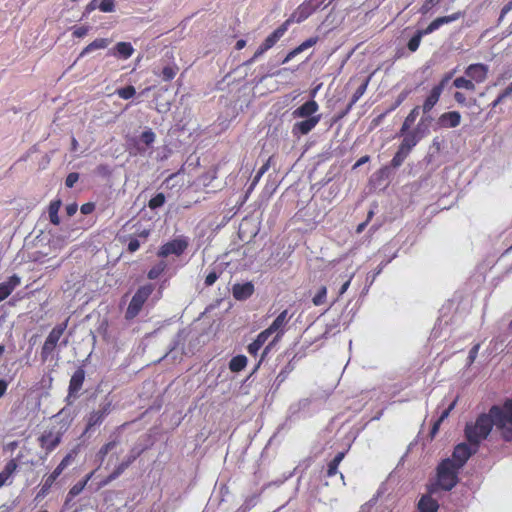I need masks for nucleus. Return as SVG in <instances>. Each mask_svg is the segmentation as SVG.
Returning <instances> with one entry per match:
<instances>
[{
    "mask_svg": "<svg viewBox=\"0 0 512 512\" xmlns=\"http://www.w3.org/2000/svg\"><path fill=\"white\" fill-rule=\"evenodd\" d=\"M494 425L505 441L512 440V399H506L502 406L493 405L488 413H482L474 422L466 424L464 432L469 444L478 447Z\"/></svg>",
    "mask_w": 512,
    "mask_h": 512,
    "instance_id": "1",
    "label": "nucleus"
},
{
    "mask_svg": "<svg viewBox=\"0 0 512 512\" xmlns=\"http://www.w3.org/2000/svg\"><path fill=\"white\" fill-rule=\"evenodd\" d=\"M318 110L319 104L314 99H310L292 112L293 118L304 119L293 124L291 132L294 137L300 138L307 135L317 126L321 120V115L316 114Z\"/></svg>",
    "mask_w": 512,
    "mask_h": 512,
    "instance_id": "2",
    "label": "nucleus"
},
{
    "mask_svg": "<svg viewBox=\"0 0 512 512\" xmlns=\"http://www.w3.org/2000/svg\"><path fill=\"white\" fill-rule=\"evenodd\" d=\"M154 290L155 286L152 283L142 285L136 290L125 311L126 320H133L139 315L144 304L147 302Z\"/></svg>",
    "mask_w": 512,
    "mask_h": 512,
    "instance_id": "3",
    "label": "nucleus"
},
{
    "mask_svg": "<svg viewBox=\"0 0 512 512\" xmlns=\"http://www.w3.org/2000/svg\"><path fill=\"white\" fill-rule=\"evenodd\" d=\"M458 468L450 458L444 459L437 467V484L446 491L458 482Z\"/></svg>",
    "mask_w": 512,
    "mask_h": 512,
    "instance_id": "4",
    "label": "nucleus"
},
{
    "mask_svg": "<svg viewBox=\"0 0 512 512\" xmlns=\"http://www.w3.org/2000/svg\"><path fill=\"white\" fill-rule=\"evenodd\" d=\"M288 30V22H283L276 28L270 35H268L262 44L257 48L252 58L247 61V64L255 62L265 52L275 46V44L284 36Z\"/></svg>",
    "mask_w": 512,
    "mask_h": 512,
    "instance_id": "5",
    "label": "nucleus"
},
{
    "mask_svg": "<svg viewBox=\"0 0 512 512\" xmlns=\"http://www.w3.org/2000/svg\"><path fill=\"white\" fill-rule=\"evenodd\" d=\"M189 246V238L186 236H178L160 246L157 256L166 258L170 255L181 256Z\"/></svg>",
    "mask_w": 512,
    "mask_h": 512,
    "instance_id": "6",
    "label": "nucleus"
},
{
    "mask_svg": "<svg viewBox=\"0 0 512 512\" xmlns=\"http://www.w3.org/2000/svg\"><path fill=\"white\" fill-rule=\"evenodd\" d=\"M63 434L64 431L56 427L45 430L38 438L40 447L45 450L46 454L51 453L61 443Z\"/></svg>",
    "mask_w": 512,
    "mask_h": 512,
    "instance_id": "7",
    "label": "nucleus"
},
{
    "mask_svg": "<svg viewBox=\"0 0 512 512\" xmlns=\"http://www.w3.org/2000/svg\"><path fill=\"white\" fill-rule=\"evenodd\" d=\"M112 411V403L108 401L102 404L98 410L91 411L86 417V425L84 429V433H88L93 430L95 427L100 426L105 418Z\"/></svg>",
    "mask_w": 512,
    "mask_h": 512,
    "instance_id": "8",
    "label": "nucleus"
},
{
    "mask_svg": "<svg viewBox=\"0 0 512 512\" xmlns=\"http://www.w3.org/2000/svg\"><path fill=\"white\" fill-rule=\"evenodd\" d=\"M423 120H421L413 130H408L405 134H400L403 137L400 146L405 150H411L418 144L424 137L425 129H422Z\"/></svg>",
    "mask_w": 512,
    "mask_h": 512,
    "instance_id": "9",
    "label": "nucleus"
},
{
    "mask_svg": "<svg viewBox=\"0 0 512 512\" xmlns=\"http://www.w3.org/2000/svg\"><path fill=\"white\" fill-rule=\"evenodd\" d=\"M85 380V371L79 367L71 376L68 386V395L66 397L67 404H71L72 400L78 397L79 391L82 389Z\"/></svg>",
    "mask_w": 512,
    "mask_h": 512,
    "instance_id": "10",
    "label": "nucleus"
},
{
    "mask_svg": "<svg viewBox=\"0 0 512 512\" xmlns=\"http://www.w3.org/2000/svg\"><path fill=\"white\" fill-rule=\"evenodd\" d=\"M320 2L316 5L312 4V1H304L300 4L291 16L285 21L288 22V26L293 23H301L306 20L312 13L320 6Z\"/></svg>",
    "mask_w": 512,
    "mask_h": 512,
    "instance_id": "11",
    "label": "nucleus"
},
{
    "mask_svg": "<svg viewBox=\"0 0 512 512\" xmlns=\"http://www.w3.org/2000/svg\"><path fill=\"white\" fill-rule=\"evenodd\" d=\"M489 66L483 63L470 64L465 68L464 74L476 84L484 83L488 78Z\"/></svg>",
    "mask_w": 512,
    "mask_h": 512,
    "instance_id": "12",
    "label": "nucleus"
},
{
    "mask_svg": "<svg viewBox=\"0 0 512 512\" xmlns=\"http://www.w3.org/2000/svg\"><path fill=\"white\" fill-rule=\"evenodd\" d=\"M464 16V12L457 11L451 15L442 16L434 19L425 29L418 30L417 32L424 35H428L439 29L442 25L454 22Z\"/></svg>",
    "mask_w": 512,
    "mask_h": 512,
    "instance_id": "13",
    "label": "nucleus"
},
{
    "mask_svg": "<svg viewBox=\"0 0 512 512\" xmlns=\"http://www.w3.org/2000/svg\"><path fill=\"white\" fill-rule=\"evenodd\" d=\"M291 316L288 315V310H283L275 320L270 324L268 329L274 334L275 337L273 342H278L283 337L285 333L286 325L288 324Z\"/></svg>",
    "mask_w": 512,
    "mask_h": 512,
    "instance_id": "14",
    "label": "nucleus"
},
{
    "mask_svg": "<svg viewBox=\"0 0 512 512\" xmlns=\"http://www.w3.org/2000/svg\"><path fill=\"white\" fill-rule=\"evenodd\" d=\"M477 448L475 447L474 450H471L468 444L460 443L454 448L451 460L454 461L458 468H462L470 456L477 451Z\"/></svg>",
    "mask_w": 512,
    "mask_h": 512,
    "instance_id": "15",
    "label": "nucleus"
},
{
    "mask_svg": "<svg viewBox=\"0 0 512 512\" xmlns=\"http://www.w3.org/2000/svg\"><path fill=\"white\" fill-rule=\"evenodd\" d=\"M461 114L458 111H449L441 114L437 124L441 128H455L460 125Z\"/></svg>",
    "mask_w": 512,
    "mask_h": 512,
    "instance_id": "16",
    "label": "nucleus"
},
{
    "mask_svg": "<svg viewBox=\"0 0 512 512\" xmlns=\"http://www.w3.org/2000/svg\"><path fill=\"white\" fill-rule=\"evenodd\" d=\"M434 489H429L430 493H433ZM418 510L420 512H437L439 508L438 502L432 498L431 494L423 495L418 502Z\"/></svg>",
    "mask_w": 512,
    "mask_h": 512,
    "instance_id": "17",
    "label": "nucleus"
},
{
    "mask_svg": "<svg viewBox=\"0 0 512 512\" xmlns=\"http://www.w3.org/2000/svg\"><path fill=\"white\" fill-rule=\"evenodd\" d=\"M254 292V286L251 282H246L243 284H235L232 288L233 297L236 300H246L248 299Z\"/></svg>",
    "mask_w": 512,
    "mask_h": 512,
    "instance_id": "18",
    "label": "nucleus"
},
{
    "mask_svg": "<svg viewBox=\"0 0 512 512\" xmlns=\"http://www.w3.org/2000/svg\"><path fill=\"white\" fill-rule=\"evenodd\" d=\"M441 94V88L432 87L428 96L425 98L423 105L421 106L422 112L424 114H428L435 107V105L440 100Z\"/></svg>",
    "mask_w": 512,
    "mask_h": 512,
    "instance_id": "19",
    "label": "nucleus"
},
{
    "mask_svg": "<svg viewBox=\"0 0 512 512\" xmlns=\"http://www.w3.org/2000/svg\"><path fill=\"white\" fill-rule=\"evenodd\" d=\"M20 277L12 275L6 282L0 283V302L6 299L20 285Z\"/></svg>",
    "mask_w": 512,
    "mask_h": 512,
    "instance_id": "20",
    "label": "nucleus"
},
{
    "mask_svg": "<svg viewBox=\"0 0 512 512\" xmlns=\"http://www.w3.org/2000/svg\"><path fill=\"white\" fill-rule=\"evenodd\" d=\"M318 41V38L317 37H311L307 40H305L304 42H302L299 46H297L296 48L292 49L290 52H288V54L286 55V57L283 59L282 61V64H285V63H288L290 60H292L296 55L300 54L301 52H303L304 50L314 46Z\"/></svg>",
    "mask_w": 512,
    "mask_h": 512,
    "instance_id": "21",
    "label": "nucleus"
},
{
    "mask_svg": "<svg viewBox=\"0 0 512 512\" xmlns=\"http://www.w3.org/2000/svg\"><path fill=\"white\" fill-rule=\"evenodd\" d=\"M134 53V48L129 42H118L114 47V55L121 59H128Z\"/></svg>",
    "mask_w": 512,
    "mask_h": 512,
    "instance_id": "22",
    "label": "nucleus"
},
{
    "mask_svg": "<svg viewBox=\"0 0 512 512\" xmlns=\"http://www.w3.org/2000/svg\"><path fill=\"white\" fill-rule=\"evenodd\" d=\"M68 320L63 323L57 324L48 334L45 340L50 341L58 345L61 337L63 336L67 328Z\"/></svg>",
    "mask_w": 512,
    "mask_h": 512,
    "instance_id": "23",
    "label": "nucleus"
},
{
    "mask_svg": "<svg viewBox=\"0 0 512 512\" xmlns=\"http://www.w3.org/2000/svg\"><path fill=\"white\" fill-rule=\"evenodd\" d=\"M110 43V40L107 38H97L94 41H92L90 44H88L80 53L79 57H83L86 54L98 50V49H104L106 48Z\"/></svg>",
    "mask_w": 512,
    "mask_h": 512,
    "instance_id": "24",
    "label": "nucleus"
},
{
    "mask_svg": "<svg viewBox=\"0 0 512 512\" xmlns=\"http://www.w3.org/2000/svg\"><path fill=\"white\" fill-rule=\"evenodd\" d=\"M420 110H421L420 106H415L410 111V113L406 116V118L400 128L399 134H405L408 130H410L411 126L414 124L416 118L418 117Z\"/></svg>",
    "mask_w": 512,
    "mask_h": 512,
    "instance_id": "25",
    "label": "nucleus"
},
{
    "mask_svg": "<svg viewBox=\"0 0 512 512\" xmlns=\"http://www.w3.org/2000/svg\"><path fill=\"white\" fill-rule=\"evenodd\" d=\"M453 86L457 89H465L471 92L476 90V83L466 75L455 78L453 81Z\"/></svg>",
    "mask_w": 512,
    "mask_h": 512,
    "instance_id": "26",
    "label": "nucleus"
},
{
    "mask_svg": "<svg viewBox=\"0 0 512 512\" xmlns=\"http://www.w3.org/2000/svg\"><path fill=\"white\" fill-rule=\"evenodd\" d=\"M93 474L94 472L87 474L82 481L77 482L70 488L67 495V501L73 499L84 490L85 486L87 485L88 481L92 478Z\"/></svg>",
    "mask_w": 512,
    "mask_h": 512,
    "instance_id": "27",
    "label": "nucleus"
},
{
    "mask_svg": "<svg viewBox=\"0 0 512 512\" xmlns=\"http://www.w3.org/2000/svg\"><path fill=\"white\" fill-rule=\"evenodd\" d=\"M370 81V76L356 89L354 94L352 95L351 101L348 104L346 111L344 112V115L348 113L352 107L356 104V102L364 95V93L367 90L368 84Z\"/></svg>",
    "mask_w": 512,
    "mask_h": 512,
    "instance_id": "28",
    "label": "nucleus"
},
{
    "mask_svg": "<svg viewBox=\"0 0 512 512\" xmlns=\"http://www.w3.org/2000/svg\"><path fill=\"white\" fill-rule=\"evenodd\" d=\"M62 205V201L60 199H55L50 202L48 207V213H49V219L50 222L54 225L60 224V218L58 216V212L60 210V207Z\"/></svg>",
    "mask_w": 512,
    "mask_h": 512,
    "instance_id": "29",
    "label": "nucleus"
},
{
    "mask_svg": "<svg viewBox=\"0 0 512 512\" xmlns=\"http://www.w3.org/2000/svg\"><path fill=\"white\" fill-rule=\"evenodd\" d=\"M346 452H339L336 456L328 463L326 476L333 477L338 473V466L344 459Z\"/></svg>",
    "mask_w": 512,
    "mask_h": 512,
    "instance_id": "30",
    "label": "nucleus"
},
{
    "mask_svg": "<svg viewBox=\"0 0 512 512\" xmlns=\"http://www.w3.org/2000/svg\"><path fill=\"white\" fill-rule=\"evenodd\" d=\"M57 344L52 343L50 341L45 340L44 344L42 345L40 357L41 361L44 363L48 361L49 359L53 358V354L57 348Z\"/></svg>",
    "mask_w": 512,
    "mask_h": 512,
    "instance_id": "31",
    "label": "nucleus"
},
{
    "mask_svg": "<svg viewBox=\"0 0 512 512\" xmlns=\"http://www.w3.org/2000/svg\"><path fill=\"white\" fill-rule=\"evenodd\" d=\"M247 365V358L244 355H237L232 357V359L229 362V369L232 372H240L242 371Z\"/></svg>",
    "mask_w": 512,
    "mask_h": 512,
    "instance_id": "32",
    "label": "nucleus"
},
{
    "mask_svg": "<svg viewBox=\"0 0 512 512\" xmlns=\"http://www.w3.org/2000/svg\"><path fill=\"white\" fill-rule=\"evenodd\" d=\"M339 278H342V284L340 285L339 291H338V297H341L350 286V283L354 277V272L349 271L346 269V273H339Z\"/></svg>",
    "mask_w": 512,
    "mask_h": 512,
    "instance_id": "33",
    "label": "nucleus"
},
{
    "mask_svg": "<svg viewBox=\"0 0 512 512\" xmlns=\"http://www.w3.org/2000/svg\"><path fill=\"white\" fill-rule=\"evenodd\" d=\"M409 154V151L405 150L403 147L399 145L397 152L395 153L394 157L391 160V166L393 168L400 167Z\"/></svg>",
    "mask_w": 512,
    "mask_h": 512,
    "instance_id": "34",
    "label": "nucleus"
},
{
    "mask_svg": "<svg viewBox=\"0 0 512 512\" xmlns=\"http://www.w3.org/2000/svg\"><path fill=\"white\" fill-rule=\"evenodd\" d=\"M167 269V264L165 261L161 260L157 264H155L153 267L150 268V270L147 273V277L150 280L157 279L164 271Z\"/></svg>",
    "mask_w": 512,
    "mask_h": 512,
    "instance_id": "35",
    "label": "nucleus"
},
{
    "mask_svg": "<svg viewBox=\"0 0 512 512\" xmlns=\"http://www.w3.org/2000/svg\"><path fill=\"white\" fill-rule=\"evenodd\" d=\"M117 444H118V442L116 440H112V441L105 443L99 449V451L97 452V458L100 460L101 463L105 460L108 453L110 451H112L117 446Z\"/></svg>",
    "mask_w": 512,
    "mask_h": 512,
    "instance_id": "36",
    "label": "nucleus"
},
{
    "mask_svg": "<svg viewBox=\"0 0 512 512\" xmlns=\"http://www.w3.org/2000/svg\"><path fill=\"white\" fill-rule=\"evenodd\" d=\"M178 66L177 65H168V66H165L163 69H162V72H161V76H162V79L166 82H169L171 81L172 79L175 78V76L177 75L178 73Z\"/></svg>",
    "mask_w": 512,
    "mask_h": 512,
    "instance_id": "37",
    "label": "nucleus"
},
{
    "mask_svg": "<svg viewBox=\"0 0 512 512\" xmlns=\"http://www.w3.org/2000/svg\"><path fill=\"white\" fill-rule=\"evenodd\" d=\"M166 197L163 193H157L154 197H152L148 202V207L151 210H155L164 205Z\"/></svg>",
    "mask_w": 512,
    "mask_h": 512,
    "instance_id": "38",
    "label": "nucleus"
},
{
    "mask_svg": "<svg viewBox=\"0 0 512 512\" xmlns=\"http://www.w3.org/2000/svg\"><path fill=\"white\" fill-rule=\"evenodd\" d=\"M18 468L17 459L13 458L10 459L4 466L2 472L3 474L8 477L9 479L12 477V475L16 472Z\"/></svg>",
    "mask_w": 512,
    "mask_h": 512,
    "instance_id": "39",
    "label": "nucleus"
},
{
    "mask_svg": "<svg viewBox=\"0 0 512 512\" xmlns=\"http://www.w3.org/2000/svg\"><path fill=\"white\" fill-rule=\"evenodd\" d=\"M116 93L120 98L128 100L135 95L136 90H135L134 86L128 85L126 87L117 89Z\"/></svg>",
    "mask_w": 512,
    "mask_h": 512,
    "instance_id": "40",
    "label": "nucleus"
},
{
    "mask_svg": "<svg viewBox=\"0 0 512 512\" xmlns=\"http://www.w3.org/2000/svg\"><path fill=\"white\" fill-rule=\"evenodd\" d=\"M327 288L325 286L320 287L318 292L312 298V302L315 306L323 305L326 302Z\"/></svg>",
    "mask_w": 512,
    "mask_h": 512,
    "instance_id": "41",
    "label": "nucleus"
},
{
    "mask_svg": "<svg viewBox=\"0 0 512 512\" xmlns=\"http://www.w3.org/2000/svg\"><path fill=\"white\" fill-rule=\"evenodd\" d=\"M411 93V90H403L396 98L395 102L393 103V105L386 111V113H390L392 111H394L396 108H398L406 99L407 97L409 96V94Z\"/></svg>",
    "mask_w": 512,
    "mask_h": 512,
    "instance_id": "42",
    "label": "nucleus"
},
{
    "mask_svg": "<svg viewBox=\"0 0 512 512\" xmlns=\"http://www.w3.org/2000/svg\"><path fill=\"white\" fill-rule=\"evenodd\" d=\"M155 138L156 135L151 129L142 132L140 136L141 142H143L146 147H150L154 143Z\"/></svg>",
    "mask_w": 512,
    "mask_h": 512,
    "instance_id": "43",
    "label": "nucleus"
},
{
    "mask_svg": "<svg viewBox=\"0 0 512 512\" xmlns=\"http://www.w3.org/2000/svg\"><path fill=\"white\" fill-rule=\"evenodd\" d=\"M421 39H422L421 34L416 32V34L413 37H411V39L407 43V48L409 49V51H411V52L417 51V49L420 46Z\"/></svg>",
    "mask_w": 512,
    "mask_h": 512,
    "instance_id": "44",
    "label": "nucleus"
},
{
    "mask_svg": "<svg viewBox=\"0 0 512 512\" xmlns=\"http://www.w3.org/2000/svg\"><path fill=\"white\" fill-rule=\"evenodd\" d=\"M98 9L102 12H113L115 10L114 0H100Z\"/></svg>",
    "mask_w": 512,
    "mask_h": 512,
    "instance_id": "45",
    "label": "nucleus"
},
{
    "mask_svg": "<svg viewBox=\"0 0 512 512\" xmlns=\"http://www.w3.org/2000/svg\"><path fill=\"white\" fill-rule=\"evenodd\" d=\"M273 333L268 329L266 328L265 330H263L262 332H260L257 337H256V341L261 345L263 346L265 344V342L268 340V338L272 335Z\"/></svg>",
    "mask_w": 512,
    "mask_h": 512,
    "instance_id": "46",
    "label": "nucleus"
},
{
    "mask_svg": "<svg viewBox=\"0 0 512 512\" xmlns=\"http://www.w3.org/2000/svg\"><path fill=\"white\" fill-rule=\"evenodd\" d=\"M142 452L143 449L136 450L133 448L124 461L130 466L141 455Z\"/></svg>",
    "mask_w": 512,
    "mask_h": 512,
    "instance_id": "47",
    "label": "nucleus"
},
{
    "mask_svg": "<svg viewBox=\"0 0 512 512\" xmlns=\"http://www.w3.org/2000/svg\"><path fill=\"white\" fill-rule=\"evenodd\" d=\"M90 30V27L89 26H79V27H74L73 29V36L76 37V38H82L84 37L85 35H87V33L89 32Z\"/></svg>",
    "mask_w": 512,
    "mask_h": 512,
    "instance_id": "48",
    "label": "nucleus"
},
{
    "mask_svg": "<svg viewBox=\"0 0 512 512\" xmlns=\"http://www.w3.org/2000/svg\"><path fill=\"white\" fill-rule=\"evenodd\" d=\"M78 179H79L78 173H76V172L69 173L65 179L66 187L72 188L75 185V183L78 181Z\"/></svg>",
    "mask_w": 512,
    "mask_h": 512,
    "instance_id": "49",
    "label": "nucleus"
},
{
    "mask_svg": "<svg viewBox=\"0 0 512 512\" xmlns=\"http://www.w3.org/2000/svg\"><path fill=\"white\" fill-rule=\"evenodd\" d=\"M453 98L456 101V103L460 106L468 105L467 98H466L465 94L460 91H456L453 95Z\"/></svg>",
    "mask_w": 512,
    "mask_h": 512,
    "instance_id": "50",
    "label": "nucleus"
},
{
    "mask_svg": "<svg viewBox=\"0 0 512 512\" xmlns=\"http://www.w3.org/2000/svg\"><path fill=\"white\" fill-rule=\"evenodd\" d=\"M218 277L219 275L215 270L209 272L205 277V285L212 286L217 281Z\"/></svg>",
    "mask_w": 512,
    "mask_h": 512,
    "instance_id": "51",
    "label": "nucleus"
},
{
    "mask_svg": "<svg viewBox=\"0 0 512 512\" xmlns=\"http://www.w3.org/2000/svg\"><path fill=\"white\" fill-rule=\"evenodd\" d=\"M261 348L262 346L256 340H254L248 345L247 351L250 355L256 356Z\"/></svg>",
    "mask_w": 512,
    "mask_h": 512,
    "instance_id": "52",
    "label": "nucleus"
},
{
    "mask_svg": "<svg viewBox=\"0 0 512 512\" xmlns=\"http://www.w3.org/2000/svg\"><path fill=\"white\" fill-rule=\"evenodd\" d=\"M96 173L98 175H101L103 177H107V176H110L111 174V169L108 165L106 164H100L96 167Z\"/></svg>",
    "mask_w": 512,
    "mask_h": 512,
    "instance_id": "53",
    "label": "nucleus"
},
{
    "mask_svg": "<svg viewBox=\"0 0 512 512\" xmlns=\"http://www.w3.org/2000/svg\"><path fill=\"white\" fill-rule=\"evenodd\" d=\"M140 245H141V243H140L139 239L131 238L129 243H128L127 250L130 253H134V252H136L140 248Z\"/></svg>",
    "mask_w": 512,
    "mask_h": 512,
    "instance_id": "54",
    "label": "nucleus"
},
{
    "mask_svg": "<svg viewBox=\"0 0 512 512\" xmlns=\"http://www.w3.org/2000/svg\"><path fill=\"white\" fill-rule=\"evenodd\" d=\"M480 349V344H475L469 351L468 359L470 363H473L477 357L478 351Z\"/></svg>",
    "mask_w": 512,
    "mask_h": 512,
    "instance_id": "55",
    "label": "nucleus"
},
{
    "mask_svg": "<svg viewBox=\"0 0 512 512\" xmlns=\"http://www.w3.org/2000/svg\"><path fill=\"white\" fill-rule=\"evenodd\" d=\"M128 467H129V465L125 461H122L115 467V469L113 471L115 472V475H117L119 477L125 472V470Z\"/></svg>",
    "mask_w": 512,
    "mask_h": 512,
    "instance_id": "56",
    "label": "nucleus"
},
{
    "mask_svg": "<svg viewBox=\"0 0 512 512\" xmlns=\"http://www.w3.org/2000/svg\"><path fill=\"white\" fill-rule=\"evenodd\" d=\"M339 273H346V270H345V271H342L340 268H337V269L333 272V274H332V276H331V279H333V282H332V284H333V285H336V284H342V278H339V277H338V274H339Z\"/></svg>",
    "mask_w": 512,
    "mask_h": 512,
    "instance_id": "57",
    "label": "nucleus"
},
{
    "mask_svg": "<svg viewBox=\"0 0 512 512\" xmlns=\"http://www.w3.org/2000/svg\"><path fill=\"white\" fill-rule=\"evenodd\" d=\"M94 208H95V206L93 203H85L81 206L80 210H81L82 214L87 215V214L92 213Z\"/></svg>",
    "mask_w": 512,
    "mask_h": 512,
    "instance_id": "58",
    "label": "nucleus"
},
{
    "mask_svg": "<svg viewBox=\"0 0 512 512\" xmlns=\"http://www.w3.org/2000/svg\"><path fill=\"white\" fill-rule=\"evenodd\" d=\"M117 478H118V476L115 475L114 471H112L104 480L101 481L100 486L101 487L106 486L109 483H111L112 481L116 480Z\"/></svg>",
    "mask_w": 512,
    "mask_h": 512,
    "instance_id": "59",
    "label": "nucleus"
},
{
    "mask_svg": "<svg viewBox=\"0 0 512 512\" xmlns=\"http://www.w3.org/2000/svg\"><path fill=\"white\" fill-rule=\"evenodd\" d=\"M117 478H118V476L115 475L114 471H112L104 480L101 481L100 486L101 487L106 486L109 483H111L112 481L116 480Z\"/></svg>",
    "mask_w": 512,
    "mask_h": 512,
    "instance_id": "60",
    "label": "nucleus"
},
{
    "mask_svg": "<svg viewBox=\"0 0 512 512\" xmlns=\"http://www.w3.org/2000/svg\"><path fill=\"white\" fill-rule=\"evenodd\" d=\"M99 1L100 0H92L90 3H88L87 6L85 7V12L87 14H89L92 11H94L96 8H98Z\"/></svg>",
    "mask_w": 512,
    "mask_h": 512,
    "instance_id": "61",
    "label": "nucleus"
},
{
    "mask_svg": "<svg viewBox=\"0 0 512 512\" xmlns=\"http://www.w3.org/2000/svg\"><path fill=\"white\" fill-rule=\"evenodd\" d=\"M59 476L54 474V471L44 478L47 486H52Z\"/></svg>",
    "mask_w": 512,
    "mask_h": 512,
    "instance_id": "62",
    "label": "nucleus"
},
{
    "mask_svg": "<svg viewBox=\"0 0 512 512\" xmlns=\"http://www.w3.org/2000/svg\"><path fill=\"white\" fill-rule=\"evenodd\" d=\"M271 160L272 157H269L268 160L260 167V169L258 170L260 175H264L269 170L271 166Z\"/></svg>",
    "mask_w": 512,
    "mask_h": 512,
    "instance_id": "63",
    "label": "nucleus"
},
{
    "mask_svg": "<svg viewBox=\"0 0 512 512\" xmlns=\"http://www.w3.org/2000/svg\"><path fill=\"white\" fill-rule=\"evenodd\" d=\"M512 10V0L505 4L500 12V19H502L508 12Z\"/></svg>",
    "mask_w": 512,
    "mask_h": 512,
    "instance_id": "64",
    "label": "nucleus"
}]
</instances>
